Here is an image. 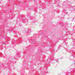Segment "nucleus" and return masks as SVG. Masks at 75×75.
I'll list each match as a JSON object with an SVG mask.
<instances>
[{"mask_svg": "<svg viewBox=\"0 0 75 75\" xmlns=\"http://www.w3.org/2000/svg\"><path fill=\"white\" fill-rule=\"evenodd\" d=\"M66 13L67 14V13H68V12H67Z\"/></svg>", "mask_w": 75, "mask_h": 75, "instance_id": "obj_4", "label": "nucleus"}, {"mask_svg": "<svg viewBox=\"0 0 75 75\" xmlns=\"http://www.w3.org/2000/svg\"><path fill=\"white\" fill-rule=\"evenodd\" d=\"M57 62H59L58 61H57Z\"/></svg>", "mask_w": 75, "mask_h": 75, "instance_id": "obj_2", "label": "nucleus"}, {"mask_svg": "<svg viewBox=\"0 0 75 75\" xmlns=\"http://www.w3.org/2000/svg\"><path fill=\"white\" fill-rule=\"evenodd\" d=\"M57 61H58V59H57Z\"/></svg>", "mask_w": 75, "mask_h": 75, "instance_id": "obj_3", "label": "nucleus"}, {"mask_svg": "<svg viewBox=\"0 0 75 75\" xmlns=\"http://www.w3.org/2000/svg\"><path fill=\"white\" fill-rule=\"evenodd\" d=\"M53 54L54 55H55V53H54V52L53 53Z\"/></svg>", "mask_w": 75, "mask_h": 75, "instance_id": "obj_1", "label": "nucleus"}, {"mask_svg": "<svg viewBox=\"0 0 75 75\" xmlns=\"http://www.w3.org/2000/svg\"><path fill=\"white\" fill-rule=\"evenodd\" d=\"M52 53H53V52H52Z\"/></svg>", "mask_w": 75, "mask_h": 75, "instance_id": "obj_5", "label": "nucleus"}]
</instances>
